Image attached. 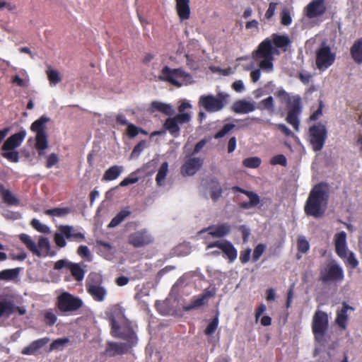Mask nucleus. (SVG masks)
<instances>
[{"instance_id":"nucleus-1","label":"nucleus","mask_w":362,"mask_h":362,"mask_svg":"<svg viewBox=\"0 0 362 362\" xmlns=\"http://www.w3.org/2000/svg\"><path fill=\"white\" fill-rule=\"evenodd\" d=\"M107 317L111 327L110 334L113 337L126 341L129 346L137 344L138 337L132 322L125 317L123 308L115 306Z\"/></svg>"},{"instance_id":"nucleus-2","label":"nucleus","mask_w":362,"mask_h":362,"mask_svg":"<svg viewBox=\"0 0 362 362\" xmlns=\"http://www.w3.org/2000/svg\"><path fill=\"white\" fill-rule=\"evenodd\" d=\"M329 200L327 185L319 183L310 190L304 206L305 214L315 218L322 217L326 211Z\"/></svg>"},{"instance_id":"nucleus-3","label":"nucleus","mask_w":362,"mask_h":362,"mask_svg":"<svg viewBox=\"0 0 362 362\" xmlns=\"http://www.w3.org/2000/svg\"><path fill=\"white\" fill-rule=\"evenodd\" d=\"M274 95L281 103H285L288 109L286 121L291 124L295 131L298 132L300 127L299 115L302 112L301 98L299 95H290L284 89L279 88Z\"/></svg>"},{"instance_id":"nucleus-4","label":"nucleus","mask_w":362,"mask_h":362,"mask_svg":"<svg viewBox=\"0 0 362 362\" xmlns=\"http://www.w3.org/2000/svg\"><path fill=\"white\" fill-rule=\"evenodd\" d=\"M49 121V118L45 115L41 116L39 119L33 122L30 126V130L36 133L35 148L38 151V154L42 156L45 154V150L48 148V139L46 132V124Z\"/></svg>"},{"instance_id":"nucleus-5","label":"nucleus","mask_w":362,"mask_h":362,"mask_svg":"<svg viewBox=\"0 0 362 362\" xmlns=\"http://www.w3.org/2000/svg\"><path fill=\"white\" fill-rule=\"evenodd\" d=\"M18 238L28 250L39 257L42 255H54V253L49 254L51 245L49 239L46 237L40 236L37 245L28 234L21 233L18 235Z\"/></svg>"},{"instance_id":"nucleus-6","label":"nucleus","mask_w":362,"mask_h":362,"mask_svg":"<svg viewBox=\"0 0 362 362\" xmlns=\"http://www.w3.org/2000/svg\"><path fill=\"white\" fill-rule=\"evenodd\" d=\"M344 279L343 268L335 261H332L320 269L319 281L324 284L341 283Z\"/></svg>"},{"instance_id":"nucleus-7","label":"nucleus","mask_w":362,"mask_h":362,"mask_svg":"<svg viewBox=\"0 0 362 362\" xmlns=\"http://www.w3.org/2000/svg\"><path fill=\"white\" fill-rule=\"evenodd\" d=\"M66 239L69 241L80 242L85 240V235L71 226L60 225L58 227V232L54 235V241L57 246L62 248L66 245Z\"/></svg>"},{"instance_id":"nucleus-8","label":"nucleus","mask_w":362,"mask_h":362,"mask_svg":"<svg viewBox=\"0 0 362 362\" xmlns=\"http://www.w3.org/2000/svg\"><path fill=\"white\" fill-rule=\"evenodd\" d=\"M229 95L221 92L216 95H203L199 100V105L208 112H216L221 110L227 104Z\"/></svg>"},{"instance_id":"nucleus-9","label":"nucleus","mask_w":362,"mask_h":362,"mask_svg":"<svg viewBox=\"0 0 362 362\" xmlns=\"http://www.w3.org/2000/svg\"><path fill=\"white\" fill-rule=\"evenodd\" d=\"M328 327L329 320L327 313L322 310H317L313 315L312 322V331L316 341L321 343L324 341Z\"/></svg>"},{"instance_id":"nucleus-10","label":"nucleus","mask_w":362,"mask_h":362,"mask_svg":"<svg viewBox=\"0 0 362 362\" xmlns=\"http://www.w3.org/2000/svg\"><path fill=\"white\" fill-rule=\"evenodd\" d=\"M82 306V300L68 292L62 293L57 298L56 307L63 313L75 312Z\"/></svg>"},{"instance_id":"nucleus-11","label":"nucleus","mask_w":362,"mask_h":362,"mask_svg":"<svg viewBox=\"0 0 362 362\" xmlns=\"http://www.w3.org/2000/svg\"><path fill=\"white\" fill-rule=\"evenodd\" d=\"M190 120L189 113H178L174 117H168L163 124V128L172 136L177 138L180 134V126L189 123Z\"/></svg>"},{"instance_id":"nucleus-12","label":"nucleus","mask_w":362,"mask_h":362,"mask_svg":"<svg viewBox=\"0 0 362 362\" xmlns=\"http://www.w3.org/2000/svg\"><path fill=\"white\" fill-rule=\"evenodd\" d=\"M310 143L315 151L322 149L327 137L326 126L321 122H317L309 128Z\"/></svg>"},{"instance_id":"nucleus-13","label":"nucleus","mask_w":362,"mask_h":362,"mask_svg":"<svg viewBox=\"0 0 362 362\" xmlns=\"http://www.w3.org/2000/svg\"><path fill=\"white\" fill-rule=\"evenodd\" d=\"M335 54L332 52L329 45L323 42L316 50L315 64L319 70H325L331 66L335 60Z\"/></svg>"},{"instance_id":"nucleus-14","label":"nucleus","mask_w":362,"mask_h":362,"mask_svg":"<svg viewBox=\"0 0 362 362\" xmlns=\"http://www.w3.org/2000/svg\"><path fill=\"white\" fill-rule=\"evenodd\" d=\"M153 241L152 236L145 228L136 230L128 237V243L135 248L145 247L152 243Z\"/></svg>"},{"instance_id":"nucleus-15","label":"nucleus","mask_w":362,"mask_h":362,"mask_svg":"<svg viewBox=\"0 0 362 362\" xmlns=\"http://www.w3.org/2000/svg\"><path fill=\"white\" fill-rule=\"evenodd\" d=\"M161 74L162 76L160 78L162 81L169 82L177 87H180L181 83L177 80V78H184L186 76L185 71L181 68L172 69L168 66H165L162 69Z\"/></svg>"},{"instance_id":"nucleus-16","label":"nucleus","mask_w":362,"mask_h":362,"mask_svg":"<svg viewBox=\"0 0 362 362\" xmlns=\"http://www.w3.org/2000/svg\"><path fill=\"white\" fill-rule=\"evenodd\" d=\"M277 49L272 46V40L269 37L264 39L258 46L257 49L255 52L256 59L261 57H271L274 54H278Z\"/></svg>"},{"instance_id":"nucleus-17","label":"nucleus","mask_w":362,"mask_h":362,"mask_svg":"<svg viewBox=\"0 0 362 362\" xmlns=\"http://www.w3.org/2000/svg\"><path fill=\"white\" fill-rule=\"evenodd\" d=\"M327 8L324 0H313L305 7L306 16L309 18H314L323 15Z\"/></svg>"},{"instance_id":"nucleus-18","label":"nucleus","mask_w":362,"mask_h":362,"mask_svg":"<svg viewBox=\"0 0 362 362\" xmlns=\"http://www.w3.org/2000/svg\"><path fill=\"white\" fill-rule=\"evenodd\" d=\"M203 159L199 158H191L187 159L181 167V173L184 176L194 175L202 166Z\"/></svg>"},{"instance_id":"nucleus-19","label":"nucleus","mask_w":362,"mask_h":362,"mask_svg":"<svg viewBox=\"0 0 362 362\" xmlns=\"http://www.w3.org/2000/svg\"><path fill=\"white\" fill-rule=\"evenodd\" d=\"M86 291L92 296V298L98 302H102L105 300L107 295L106 289L96 282H92L87 280Z\"/></svg>"},{"instance_id":"nucleus-20","label":"nucleus","mask_w":362,"mask_h":362,"mask_svg":"<svg viewBox=\"0 0 362 362\" xmlns=\"http://www.w3.org/2000/svg\"><path fill=\"white\" fill-rule=\"evenodd\" d=\"M335 252L341 258L344 259L347 255L346 233L341 231L335 234L334 238Z\"/></svg>"},{"instance_id":"nucleus-21","label":"nucleus","mask_w":362,"mask_h":362,"mask_svg":"<svg viewBox=\"0 0 362 362\" xmlns=\"http://www.w3.org/2000/svg\"><path fill=\"white\" fill-rule=\"evenodd\" d=\"M231 230L230 224L221 223L218 225H211L203 229L201 233L207 232L214 238H220L227 235Z\"/></svg>"},{"instance_id":"nucleus-22","label":"nucleus","mask_w":362,"mask_h":362,"mask_svg":"<svg viewBox=\"0 0 362 362\" xmlns=\"http://www.w3.org/2000/svg\"><path fill=\"white\" fill-rule=\"evenodd\" d=\"M26 134L25 131H21L9 136L1 146L2 151L15 150L20 146L23 141Z\"/></svg>"},{"instance_id":"nucleus-23","label":"nucleus","mask_w":362,"mask_h":362,"mask_svg":"<svg viewBox=\"0 0 362 362\" xmlns=\"http://www.w3.org/2000/svg\"><path fill=\"white\" fill-rule=\"evenodd\" d=\"M232 189L233 191L240 192L241 193H243L249 197V199H250L249 202H243L240 204V207L242 209H250L251 207L255 206L260 202L259 197L256 193H255L253 192L247 191V190L243 189L238 186H235Z\"/></svg>"},{"instance_id":"nucleus-24","label":"nucleus","mask_w":362,"mask_h":362,"mask_svg":"<svg viewBox=\"0 0 362 362\" xmlns=\"http://www.w3.org/2000/svg\"><path fill=\"white\" fill-rule=\"evenodd\" d=\"M131 347L128 343L108 342L105 351L110 356H115L126 354Z\"/></svg>"},{"instance_id":"nucleus-25","label":"nucleus","mask_w":362,"mask_h":362,"mask_svg":"<svg viewBox=\"0 0 362 362\" xmlns=\"http://www.w3.org/2000/svg\"><path fill=\"white\" fill-rule=\"evenodd\" d=\"M49 341V339L47 337H43L35 340L28 346L24 347L21 351V354L28 356L36 355L40 349L45 346Z\"/></svg>"},{"instance_id":"nucleus-26","label":"nucleus","mask_w":362,"mask_h":362,"mask_svg":"<svg viewBox=\"0 0 362 362\" xmlns=\"http://www.w3.org/2000/svg\"><path fill=\"white\" fill-rule=\"evenodd\" d=\"M349 310H354V308L348 305L346 302L342 303V308L337 311L336 323L341 329H346V322L349 319L347 312Z\"/></svg>"},{"instance_id":"nucleus-27","label":"nucleus","mask_w":362,"mask_h":362,"mask_svg":"<svg viewBox=\"0 0 362 362\" xmlns=\"http://www.w3.org/2000/svg\"><path fill=\"white\" fill-rule=\"evenodd\" d=\"M231 110L237 114H246L254 111L255 106L245 100H239L233 104Z\"/></svg>"},{"instance_id":"nucleus-28","label":"nucleus","mask_w":362,"mask_h":362,"mask_svg":"<svg viewBox=\"0 0 362 362\" xmlns=\"http://www.w3.org/2000/svg\"><path fill=\"white\" fill-rule=\"evenodd\" d=\"M207 188L210 191V196L213 202H217L222 196L223 189L217 178L211 177L208 182Z\"/></svg>"},{"instance_id":"nucleus-29","label":"nucleus","mask_w":362,"mask_h":362,"mask_svg":"<svg viewBox=\"0 0 362 362\" xmlns=\"http://www.w3.org/2000/svg\"><path fill=\"white\" fill-rule=\"evenodd\" d=\"M176 11L181 21L188 20L190 17L189 0H175Z\"/></svg>"},{"instance_id":"nucleus-30","label":"nucleus","mask_w":362,"mask_h":362,"mask_svg":"<svg viewBox=\"0 0 362 362\" xmlns=\"http://www.w3.org/2000/svg\"><path fill=\"white\" fill-rule=\"evenodd\" d=\"M272 43L274 45V48H279L286 51L287 47L290 45L291 41L288 36L273 33L271 36Z\"/></svg>"},{"instance_id":"nucleus-31","label":"nucleus","mask_w":362,"mask_h":362,"mask_svg":"<svg viewBox=\"0 0 362 362\" xmlns=\"http://www.w3.org/2000/svg\"><path fill=\"white\" fill-rule=\"evenodd\" d=\"M0 196L2 201L7 205L17 206L19 204V200L8 189H6L3 184L0 185Z\"/></svg>"},{"instance_id":"nucleus-32","label":"nucleus","mask_w":362,"mask_h":362,"mask_svg":"<svg viewBox=\"0 0 362 362\" xmlns=\"http://www.w3.org/2000/svg\"><path fill=\"white\" fill-rule=\"evenodd\" d=\"M350 54L356 63H362V37L355 40L350 48Z\"/></svg>"},{"instance_id":"nucleus-33","label":"nucleus","mask_w":362,"mask_h":362,"mask_svg":"<svg viewBox=\"0 0 362 362\" xmlns=\"http://www.w3.org/2000/svg\"><path fill=\"white\" fill-rule=\"evenodd\" d=\"M124 168L122 165H112L105 170L103 174V181H112L116 180L123 172Z\"/></svg>"},{"instance_id":"nucleus-34","label":"nucleus","mask_w":362,"mask_h":362,"mask_svg":"<svg viewBox=\"0 0 362 362\" xmlns=\"http://www.w3.org/2000/svg\"><path fill=\"white\" fill-rule=\"evenodd\" d=\"M221 250L228 259L229 262H233L236 259L238 256L237 250L230 241L225 240V245Z\"/></svg>"},{"instance_id":"nucleus-35","label":"nucleus","mask_w":362,"mask_h":362,"mask_svg":"<svg viewBox=\"0 0 362 362\" xmlns=\"http://www.w3.org/2000/svg\"><path fill=\"white\" fill-rule=\"evenodd\" d=\"M257 108L260 110H267L270 115H272L275 112L274 101L272 96H269L262 100L257 106Z\"/></svg>"},{"instance_id":"nucleus-36","label":"nucleus","mask_w":362,"mask_h":362,"mask_svg":"<svg viewBox=\"0 0 362 362\" xmlns=\"http://www.w3.org/2000/svg\"><path fill=\"white\" fill-rule=\"evenodd\" d=\"M151 107L165 114V115L171 116L174 114V110H173L172 106L169 104L154 101L151 103Z\"/></svg>"},{"instance_id":"nucleus-37","label":"nucleus","mask_w":362,"mask_h":362,"mask_svg":"<svg viewBox=\"0 0 362 362\" xmlns=\"http://www.w3.org/2000/svg\"><path fill=\"white\" fill-rule=\"evenodd\" d=\"M131 211L129 210L120 211L110 221L108 225L109 228H115L120 224L126 218L130 216Z\"/></svg>"},{"instance_id":"nucleus-38","label":"nucleus","mask_w":362,"mask_h":362,"mask_svg":"<svg viewBox=\"0 0 362 362\" xmlns=\"http://www.w3.org/2000/svg\"><path fill=\"white\" fill-rule=\"evenodd\" d=\"M69 269L76 281H81L83 279L85 272L79 264L71 263L69 264Z\"/></svg>"},{"instance_id":"nucleus-39","label":"nucleus","mask_w":362,"mask_h":362,"mask_svg":"<svg viewBox=\"0 0 362 362\" xmlns=\"http://www.w3.org/2000/svg\"><path fill=\"white\" fill-rule=\"evenodd\" d=\"M168 172V163L167 162H164L161 164L156 177V181L158 186L163 185L164 180L167 176Z\"/></svg>"},{"instance_id":"nucleus-40","label":"nucleus","mask_w":362,"mask_h":362,"mask_svg":"<svg viewBox=\"0 0 362 362\" xmlns=\"http://www.w3.org/2000/svg\"><path fill=\"white\" fill-rule=\"evenodd\" d=\"M46 74L51 86H56L62 81V77L59 71L52 69L50 66L47 67Z\"/></svg>"},{"instance_id":"nucleus-41","label":"nucleus","mask_w":362,"mask_h":362,"mask_svg":"<svg viewBox=\"0 0 362 362\" xmlns=\"http://www.w3.org/2000/svg\"><path fill=\"white\" fill-rule=\"evenodd\" d=\"M71 211V210L69 207H64V208L57 207V208H54V209H47L45 211V214L46 215H49V216L62 217V216H64L65 215L70 214Z\"/></svg>"},{"instance_id":"nucleus-42","label":"nucleus","mask_w":362,"mask_h":362,"mask_svg":"<svg viewBox=\"0 0 362 362\" xmlns=\"http://www.w3.org/2000/svg\"><path fill=\"white\" fill-rule=\"evenodd\" d=\"M341 259L344 261L346 266L351 269H356L359 264L354 253L351 251H347L346 257Z\"/></svg>"},{"instance_id":"nucleus-43","label":"nucleus","mask_w":362,"mask_h":362,"mask_svg":"<svg viewBox=\"0 0 362 362\" xmlns=\"http://www.w3.org/2000/svg\"><path fill=\"white\" fill-rule=\"evenodd\" d=\"M18 268L2 270L0 272V280H13L18 276Z\"/></svg>"},{"instance_id":"nucleus-44","label":"nucleus","mask_w":362,"mask_h":362,"mask_svg":"<svg viewBox=\"0 0 362 362\" xmlns=\"http://www.w3.org/2000/svg\"><path fill=\"white\" fill-rule=\"evenodd\" d=\"M205 302L206 301L199 295L198 296L194 297L189 304L183 306V310L189 311L195 308H199L202 306L205 303Z\"/></svg>"},{"instance_id":"nucleus-45","label":"nucleus","mask_w":362,"mask_h":362,"mask_svg":"<svg viewBox=\"0 0 362 362\" xmlns=\"http://www.w3.org/2000/svg\"><path fill=\"white\" fill-rule=\"evenodd\" d=\"M205 302L206 301L199 295L198 296L194 297L189 304L183 306V310L189 311L195 308H199L202 306L205 303Z\"/></svg>"},{"instance_id":"nucleus-46","label":"nucleus","mask_w":362,"mask_h":362,"mask_svg":"<svg viewBox=\"0 0 362 362\" xmlns=\"http://www.w3.org/2000/svg\"><path fill=\"white\" fill-rule=\"evenodd\" d=\"M43 317L44 322L46 325L49 327L53 326L57 320V317L52 309L45 310L43 313Z\"/></svg>"},{"instance_id":"nucleus-47","label":"nucleus","mask_w":362,"mask_h":362,"mask_svg":"<svg viewBox=\"0 0 362 362\" xmlns=\"http://www.w3.org/2000/svg\"><path fill=\"white\" fill-rule=\"evenodd\" d=\"M261 163L262 160L257 156L249 157L243 160V165L247 168H257Z\"/></svg>"},{"instance_id":"nucleus-48","label":"nucleus","mask_w":362,"mask_h":362,"mask_svg":"<svg viewBox=\"0 0 362 362\" xmlns=\"http://www.w3.org/2000/svg\"><path fill=\"white\" fill-rule=\"evenodd\" d=\"M219 324L218 320V313H217L215 317L211 320L209 324L207 325L206 329H204V334L206 336L212 335L216 330L217 329Z\"/></svg>"},{"instance_id":"nucleus-49","label":"nucleus","mask_w":362,"mask_h":362,"mask_svg":"<svg viewBox=\"0 0 362 362\" xmlns=\"http://www.w3.org/2000/svg\"><path fill=\"white\" fill-rule=\"evenodd\" d=\"M12 302L11 301H1L0 300V317L2 316L9 317L11 315V311L12 310Z\"/></svg>"},{"instance_id":"nucleus-50","label":"nucleus","mask_w":362,"mask_h":362,"mask_svg":"<svg viewBox=\"0 0 362 362\" xmlns=\"http://www.w3.org/2000/svg\"><path fill=\"white\" fill-rule=\"evenodd\" d=\"M69 339L67 337L55 339L51 343L49 346V350H62L63 349L64 346L69 343Z\"/></svg>"},{"instance_id":"nucleus-51","label":"nucleus","mask_w":362,"mask_h":362,"mask_svg":"<svg viewBox=\"0 0 362 362\" xmlns=\"http://www.w3.org/2000/svg\"><path fill=\"white\" fill-rule=\"evenodd\" d=\"M292 23V18L290 10L284 8L281 12V24L284 26H288Z\"/></svg>"},{"instance_id":"nucleus-52","label":"nucleus","mask_w":362,"mask_h":362,"mask_svg":"<svg viewBox=\"0 0 362 362\" xmlns=\"http://www.w3.org/2000/svg\"><path fill=\"white\" fill-rule=\"evenodd\" d=\"M298 250L302 253H306L310 249L308 241L305 237L300 236L297 240Z\"/></svg>"},{"instance_id":"nucleus-53","label":"nucleus","mask_w":362,"mask_h":362,"mask_svg":"<svg viewBox=\"0 0 362 362\" xmlns=\"http://www.w3.org/2000/svg\"><path fill=\"white\" fill-rule=\"evenodd\" d=\"M1 156L13 163H17L19 160V153L15 150L3 151V153H1Z\"/></svg>"},{"instance_id":"nucleus-54","label":"nucleus","mask_w":362,"mask_h":362,"mask_svg":"<svg viewBox=\"0 0 362 362\" xmlns=\"http://www.w3.org/2000/svg\"><path fill=\"white\" fill-rule=\"evenodd\" d=\"M30 225L33 228H34L36 230L40 233H49V228L47 226L42 224L39 220L37 219H33L30 222Z\"/></svg>"},{"instance_id":"nucleus-55","label":"nucleus","mask_w":362,"mask_h":362,"mask_svg":"<svg viewBox=\"0 0 362 362\" xmlns=\"http://www.w3.org/2000/svg\"><path fill=\"white\" fill-rule=\"evenodd\" d=\"M136 172L132 173L127 177H125L119 185L120 187H126L138 182L139 177L136 176Z\"/></svg>"},{"instance_id":"nucleus-56","label":"nucleus","mask_w":362,"mask_h":362,"mask_svg":"<svg viewBox=\"0 0 362 362\" xmlns=\"http://www.w3.org/2000/svg\"><path fill=\"white\" fill-rule=\"evenodd\" d=\"M235 127V124L231 123L226 124L223 126L221 129L218 131L215 135L214 138L216 139H221L226 134H228L230 130H232Z\"/></svg>"},{"instance_id":"nucleus-57","label":"nucleus","mask_w":362,"mask_h":362,"mask_svg":"<svg viewBox=\"0 0 362 362\" xmlns=\"http://www.w3.org/2000/svg\"><path fill=\"white\" fill-rule=\"evenodd\" d=\"M235 127V124L231 123L226 124L223 126L221 129L218 131L215 135L214 138L216 139H221L226 134H228L230 130H232Z\"/></svg>"},{"instance_id":"nucleus-58","label":"nucleus","mask_w":362,"mask_h":362,"mask_svg":"<svg viewBox=\"0 0 362 362\" xmlns=\"http://www.w3.org/2000/svg\"><path fill=\"white\" fill-rule=\"evenodd\" d=\"M145 146H146V141L144 140H141V141H139L134 147V148L131 153L130 158H137L139 156V154L141 153V152L144 149Z\"/></svg>"},{"instance_id":"nucleus-59","label":"nucleus","mask_w":362,"mask_h":362,"mask_svg":"<svg viewBox=\"0 0 362 362\" xmlns=\"http://www.w3.org/2000/svg\"><path fill=\"white\" fill-rule=\"evenodd\" d=\"M265 245L262 244V243H259L258 244L254 249L253 250V254H252V261L253 262H257V260L259 259L260 257L262 256V255L263 254V252H264L265 250Z\"/></svg>"},{"instance_id":"nucleus-60","label":"nucleus","mask_w":362,"mask_h":362,"mask_svg":"<svg viewBox=\"0 0 362 362\" xmlns=\"http://www.w3.org/2000/svg\"><path fill=\"white\" fill-rule=\"evenodd\" d=\"M270 163L273 165H280L282 166H286L287 165V160L285 156L283 154H279L272 158Z\"/></svg>"},{"instance_id":"nucleus-61","label":"nucleus","mask_w":362,"mask_h":362,"mask_svg":"<svg viewBox=\"0 0 362 362\" xmlns=\"http://www.w3.org/2000/svg\"><path fill=\"white\" fill-rule=\"evenodd\" d=\"M263 59L259 62V67L262 69L272 70L274 57H262Z\"/></svg>"},{"instance_id":"nucleus-62","label":"nucleus","mask_w":362,"mask_h":362,"mask_svg":"<svg viewBox=\"0 0 362 362\" xmlns=\"http://www.w3.org/2000/svg\"><path fill=\"white\" fill-rule=\"evenodd\" d=\"M59 158L58 156L52 153L49 154L47 158V162H46V168H51L54 165H55L59 162Z\"/></svg>"},{"instance_id":"nucleus-63","label":"nucleus","mask_w":362,"mask_h":362,"mask_svg":"<svg viewBox=\"0 0 362 362\" xmlns=\"http://www.w3.org/2000/svg\"><path fill=\"white\" fill-rule=\"evenodd\" d=\"M139 127L136 125L129 123L127 128V134L129 138H134L139 134Z\"/></svg>"},{"instance_id":"nucleus-64","label":"nucleus","mask_w":362,"mask_h":362,"mask_svg":"<svg viewBox=\"0 0 362 362\" xmlns=\"http://www.w3.org/2000/svg\"><path fill=\"white\" fill-rule=\"evenodd\" d=\"M77 254L82 258H89L91 255L86 245H80L77 249Z\"/></svg>"}]
</instances>
